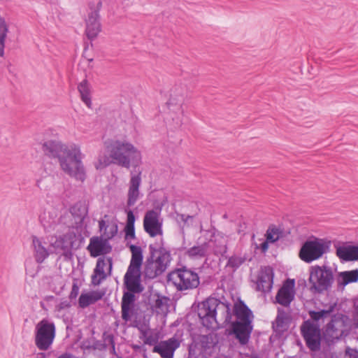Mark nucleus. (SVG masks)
Masks as SVG:
<instances>
[{
  "mask_svg": "<svg viewBox=\"0 0 358 358\" xmlns=\"http://www.w3.org/2000/svg\"><path fill=\"white\" fill-rule=\"evenodd\" d=\"M131 253V258L127 271L124 276V286L127 289L122 299V318L125 322L131 320V313L136 301L135 294L144 290L141 284V268L143 264V250L140 246L127 244Z\"/></svg>",
  "mask_w": 358,
  "mask_h": 358,
  "instance_id": "nucleus-1",
  "label": "nucleus"
},
{
  "mask_svg": "<svg viewBox=\"0 0 358 358\" xmlns=\"http://www.w3.org/2000/svg\"><path fill=\"white\" fill-rule=\"evenodd\" d=\"M42 148L46 155L58 159L60 168L65 173L81 182L85 180L86 172L82 162L83 156L79 146L50 140L45 142Z\"/></svg>",
  "mask_w": 358,
  "mask_h": 358,
  "instance_id": "nucleus-2",
  "label": "nucleus"
},
{
  "mask_svg": "<svg viewBox=\"0 0 358 358\" xmlns=\"http://www.w3.org/2000/svg\"><path fill=\"white\" fill-rule=\"evenodd\" d=\"M198 316L208 329L215 328L220 322L229 323L231 320L229 306L215 298H208L199 305Z\"/></svg>",
  "mask_w": 358,
  "mask_h": 358,
  "instance_id": "nucleus-3",
  "label": "nucleus"
},
{
  "mask_svg": "<svg viewBox=\"0 0 358 358\" xmlns=\"http://www.w3.org/2000/svg\"><path fill=\"white\" fill-rule=\"evenodd\" d=\"M108 148L113 163L120 166H137L141 161V152L127 141H113Z\"/></svg>",
  "mask_w": 358,
  "mask_h": 358,
  "instance_id": "nucleus-4",
  "label": "nucleus"
},
{
  "mask_svg": "<svg viewBox=\"0 0 358 358\" xmlns=\"http://www.w3.org/2000/svg\"><path fill=\"white\" fill-rule=\"evenodd\" d=\"M150 256L144 266L145 276L153 279L162 274L169 267L171 257L170 251L161 244H151L149 246Z\"/></svg>",
  "mask_w": 358,
  "mask_h": 358,
  "instance_id": "nucleus-5",
  "label": "nucleus"
},
{
  "mask_svg": "<svg viewBox=\"0 0 358 358\" xmlns=\"http://www.w3.org/2000/svg\"><path fill=\"white\" fill-rule=\"evenodd\" d=\"M336 304L331 305L327 309L320 311H310L309 315L314 321L324 320L331 317V320L327 323L324 331V335L328 340L333 341L334 340L340 338L345 329V318L343 314H336L332 315Z\"/></svg>",
  "mask_w": 358,
  "mask_h": 358,
  "instance_id": "nucleus-6",
  "label": "nucleus"
},
{
  "mask_svg": "<svg viewBox=\"0 0 358 358\" xmlns=\"http://www.w3.org/2000/svg\"><path fill=\"white\" fill-rule=\"evenodd\" d=\"M84 238L79 230L71 228L69 232L63 236L51 241L50 243V252L64 256L65 259H71L73 253L72 250L78 249Z\"/></svg>",
  "mask_w": 358,
  "mask_h": 358,
  "instance_id": "nucleus-7",
  "label": "nucleus"
},
{
  "mask_svg": "<svg viewBox=\"0 0 358 358\" xmlns=\"http://www.w3.org/2000/svg\"><path fill=\"white\" fill-rule=\"evenodd\" d=\"M334 275L331 267L313 266L310 268L308 278L309 289L313 294H322L331 289Z\"/></svg>",
  "mask_w": 358,
  "mask_h": 358,
  "instance_id": "nucleus-8",
  "label": "nucleus"
},
{
  "mask_svg": "<svg viewBox=\"0 0 358 358\" xmlns=\"http://www.w3.org/2000/svg\"><path fill=\"white\" fill-rule=\"evenodd\" d=\"M331 241L323 238H313L302 245L299 256L306 263L317 260L330 251Z\"/></svg>",
  "mask_w": 358,
  "mask_h": 358,
  "instance_id": "nucleus-9",
  "label": "nucleus"
},
{
  "mask_svg": "<svg viewBox=\"0 0 358 358\" xmlns=\"http://www.w3.org/2000/svg\"><path fill=\"white\" fill-rule=\"evenodd\" d=\"M167 278L178 291L196 288L200 283L197 273L185 267L171 272Z\"/></svg>",
  "mask_w": 358,
  "mask_h": 358,
  "instance_id": "nucleus-10",
  "label": "nucleus"
},
{
  "mask_svg": "<svg viewBox=\"0 0 358 358\" xmlns=\"http://www.w3.org/2000/svg\"><path fill=\"white\" fill-rule=\"evenodd\" d=\"M185 88L181 85L172 87L170 90L169 99L167 106L171 113L172 120L176 127L182 123L183 109L182 103L185 99Z\"/></svg>",
  "mask_w": 358,
  "mask_h": 358,
  "instance_id": "nucleus-11",
  "label": "nucleus"
},
{
  "mask_svg": "<svg viewBox=\"0 0 358 358\" xmlns=\"http://www.w3.org/2000/svg\"><path fill=\"white\" fill-rule=\"evenodd\" d=\"M55 337V326L53 322L43 319L36 326L35 344L41 350H47L52 345Z\"/></svg>",
  "mask_w": 358,
  "mask_h": 358,
  "instance_id": "nucleus-12",
  "label": "nucleus"
},
{
  "mask_svg": "<svg viewBox=\"0 0 358 358\" xmlns=\"http://www.w3.org/2000/svg\"><path fill=\"white\" fill-rule=\"evenodd\" d=\"M101 7V0H95L89 3V10L85 19V34L90 40L96 38L101 31L99 15Z\"/></svg>",
  "mask_w": 358,
  "mask_h": 358,
  "instance_id": "nucleus-13",
  "label": "nucleus"
},
{
  "mask_svg": "<svg viewBox=\"0 0 358 358\" xmlns=\"http://www.w3.org/2000/svg\"><path fill=\"white\" fill-rule=\"evenodd\" d=\"M301 331L310 350L317 351L320 348L321 334L317 325L310 320L305 321L301 327Z\"/></svg>",
  "mask_w": 358,
  "mask_h": 358,
  "instance_id": "nucleus-14",
  "label": "nucleus"
},
{
  "mask_svg": "<svg viewBox=\"0 0 358 358\" xmlns=\"http://www.w3.org/2000/svg\"><path fill=\"white\" fill-rule=\"evenodd\" d=\"M159 215L154 210L148 211L143 218V227L151 237L162 234V223L159 220Z\"/></svg>",
  "mask_w": 358,
  "mask_h": 358,
  "instance_id": "nucleus-15",
  "label": "nucleus"
},
{
  "mask_svg": "<svg viewBox=\"0 0 358 358\" xmlns=\"http://www.w3.org/2000/svg\"><path fill=\"white\" fill-rule=\"evenodd\" d=\"M180 345L179 340L172 337L158 343L154 346L152 352L158 353L162 358H173L174 352Z\"/></svg>",
  "mask_w": 358,
  "mask_h": 358,
  "instance_id": "nucleus-16",
  "label": "nucleus"
},
{
  "mask_svg": "<svg viewBox=\"0 0 358 358\" xmlns=\"http://www.w3.org/2000/svg\"><path fill=\"white\" fill-rule=\"evenodd\" d=\"M87 250L92 257H96L99 255L110 252L112 248L108 241L103 237L94 236L90 238Z\"/></svg>",
  "mask_w": 358,
  "mask_h": 358,
  "instance_id": "nucleus-17",
  "label": "nucleus"
},
{
  "mask_svg": "<svg viewBox=\"0 0 358 358\" xmlns=\"http://www.w3.org/2000/svg\"><path fill=\"white\" fill-rule=\"evenodd\" d=\"M88 213V206L85 201H78L71 208V214L75 220L74 224L69 225V228H75L76 231L81 229L84 220Z\"/></svg>",
  "mask_w": 358,
  "mask_h": 358,
  "instance_id": "nucleus-18",
  "label": "nucleus"
},
{
  "mask_svg": "<svg viewBox=\"0 0 358 358\" xmlns=\"http://www.w3.org/2000/svg\"><path fill=\"white\" fill-rule=\"evenodd\" d=\"M294 280H287L278 290L275 300L280 305L287 307L294 298Z\"/></svg>",
  "mask_w": 358,
  "mask_h": 358,
  "instance_id": "nucleus-19",
  "label": "nucleus"
},
{
  "mask_svg": "<svg viewBox=\"0 0 358 358\" xmlns=\"http://www.w3.org/2000/svg\"><path fill=\"white\" fill-rule=\"evenodd\" d=\"M141 172H131L129 187L127 192V207L133 206L139 198V187L141 183Z\"/></svg>",
  "mask_w": 358,
  "mask_h": 358,
  "instance_id": "nucleus-20",
  "label": "nucleus"
},
{
  "mask_svg": "<svg viewBox=\"0 0 358 358\" xmlns=\"http://www.w3.org/2000/svg\"><path fill=\"white\" fill-rule=\"evenodd\" d=\"M251 321L234 322L231 324L233 334L241 345L248 343L252 330Z\"/></svg>",
  "mask_w": 358,
  "mask_h": 358,
  "instance_id": "nucleus-21",
  "label": "nucleus"
},
{
  "mask_svg": "<svg viewBox=\"0 0 358 358\" xmlns=\"http://www.w3.org/2000/svg\"><path fill=\"white\" fill-rule=\"evenodd\" d=\"M273 270L271 266L262 268L258 275L257 289L262 292H270L273 286Z\"/></svg>",
  "mask_w": 358,
  "mask_h": 358,
  "instance_id": "nucleus-22",
  "label": "nucleus"
},
{
  "mask_svg": "<svg viewBox=\"0 0 358 358\" xmlns=\"http://www.w3.org/2000/svg\"><path fill=\"white\" fill-rule=\"evenodd\" d=\"M211 242H205L201 245L190 248L186 254L192 259H201L210 254Z\"/></svg>",
  "mask_w": 358,
  "mask_h": 358,
  "instance_id": "nucleus-23",
  "label": "nucleus"
},
{
  "mask_svg": "<svg viewBox=\"0 0 358 358\" xmlns=\"http://www.w3.org/2000/svg\"><path fill=\"white\" fill-rule=\"evenodd\" d=\"M234 312L238 321L246 322L248 321L252 322V313L248 307L244 303L243 301H240L238 303H235L234 306Z\"/></svg>",
  "mask_w": 358,
  "mask_h": 358,
  "instance_id": "nucleus-24",
  "label": "nucleus"
},
{
  "mask_svg": "<svg viewBox=\"0 0 358 358\" xmlns=\"http://www.w3.org/2000/svg\"><path fill=\"white\" fill-rule=\"evenodd\" d=\"M336 255L344 261L358 260V246L338 247Z\"/></svg>",
  "mask_w": 358,
  "mask_h": 358,
  "instance_id": "nucleus-25",
  "label": "nucleus"
},
{
  "mask_svg": "<svg viewBox=\"0 0 358 358\" xmlns=\"http://www.w3.org/2000/svg\"><path fill=\"white\" fill-rule=\"evenodd\" d=\"M34 249V257L38 263H42L50 255V252L45 247L42 241L36 238L33 237L32 241Z\"/></svg>",
  "mask_w": 358,
  "mask_h": 358,
  "instance_id": "nucleus-26",
  "label": "nucleus"
},
{
  "mask_svg": "<svg viewBox=\"0 0 358 358\" xmlns=\"http://www.w3.org/2000/svg\"><path fill=\"white\" fill-rule=\"evenodd\" d=\"M106 264L103 259H98L95 268L92 275V283L94 285H99L102 280H104L106 275L104 272V268Z\"/></svg>",
  "mask_w": 358,
  "mask_h": 358,
  "instance_id": "nucleus-27",
  "label": "nucleus"
},
{
  "mask_svg": "<svg viewBox=\"0 0 358 358\" xmlns=\"http://www.w3.org/2000/svg\"><path fill=\"white\" fill-rule=\"evenodd\" d=\"M78 90L80 98L85 104L89 108H92L91 90L90 85L87 80H83L78 85Z\"/></svg>",
  "mask_w": 358,
  "mask_h": 358,
  "instance_id": "nucleus-28",
  "label": "nucleus"
},
{
  "mask_svg": "<svg viewBox=\"0 0 358 358\" xmlns=\"http://www.w3.org/2000/svg\"><path fill=\"white\" fill-rule=\"evenodd\" d=\"M125 212L127 215V223L124 227L125 238L127 239H134L136 238L134 228L136 218L131 210H128L126 208Z\"/></svg>",
  "mask_w": 358,
  "mask_h": 358,
  "instance_id": "nucleus-29",
  "label": "nucleus"
},
{
  "mask_svg": "<svg viewBox=\"0 0 358 358\" xmlns=\"http://www.w3.org/2000/svg\"><path fill=\"white\" fill-rule=\"evenodd\" d=\"M99 229L103 231L101 237L108 241L109 239L113 238L117 233V225L112 224L106 225L104 220H101L99 222Z\"/></svg>",
  "mask_w": 358,
  "mask_h": 358,
  "instance_id": "nucleus-30",
  "label": "nucleus"
},
{
  "mask_svg": "<svg viewBox=\"0 0 358 358\" xmlns=\"http://www.w3.org/2000/svg\"><path fill=\"white\" fill-rule=\"evenodd\" d=\"M358 280V269L341 272L338 275V282L339 285H346Z\"/></svg>",
  "mask_w": 358,
  "mask_h": 358,
  "instance_id": "nucleus-31",
  "label": "nucleus"
},
{
  "mask_svg": "<svg viewBox=\"0 0 358 358\" xmlns=\"http://www.w3.org/2000/svg\"><path fill=\"white\" fill-rule=\"evenodd\" d=\"M8 32V26L3 17L0 15V57L4 55L5 41Z\"/></svg>",
  "mask_w": 358,
  "mask_h": 358,
  "instance_id": "nucleus-32",
  "label": "nucleus"
},
{
  "mask_svg": "<svg viewBox=\"0 0 358 358\" xmlns=\"http://www.w3.org/2000/svg\"><path fill=\"white\" fill-rule=\"evenodd\" d=\"M101 298V296L97 293L82 294L79 297V306L81 308H86Z\"/></svg>",
  "mask_w": 358,
  "mask_h": 358,
  "instance_id": "nucleus-33",
  "label": "nucleus"
},
{
  "mask_svg": "<svg viewBox=\"0 0 358 358\" xmlns=\"http://www.w3.org/2000/svg\"><path fill=\"white\" fill-rule=\"evenodd\" d=\"M282 236V231L278 227L271 225L265 234L266 238L268 241H270L271 243H273L279 240Z\"/></svg>",
  "mask_w": 358,
  "mask_h": 358,
  "instance_id": "nucleus-34",
  "label": "nucleus"
},
{
  "mask_svg": "<svg viewBox=\"0 0 358 358\" xmlns=\"http://www.w3.org/2000/svg\"><path fill=\"white\" fill-rule=\"evenodd\" d=\"M273 328L276 332H282L287 329L286 316L280 313V310H278L275 322H273Z\"/></svg>",
  "mask_w": 358,
  "mask_h": 358,
  "instance_id": "nucleus-35",
  "label": "nucleus"
},
{
  "mask_svg": "<svg viewBox=\"0 0 358 358\" xmlns=\"http://www.w3.org/2000/svg\"><path fill=\"white\" fill-rule=\"evenodd\" d=\"M168 301L169 299L166 297L157 296L153 303V308L157 313H164L168 309Z\"/></svg>",
  "mask_w": 358,
  "mask_h": 358,
  "instance_id": "nucleus-36",
  "label": "nucleus"
},
{
  "mask_svg": "<svg viewBox=\"0 0 358 358\" xmlns=\"http://www.w3.org/2000/svg\"><path fill=\"white\" fill-rule=\"evenodd\" d=\"M111 157L108 156L105 153H100L98 156L96 161L94 162V165L96 169H102L108 166L113 160H110Z\"/></svg>",
  "mask_w": 358,
  "mask_h": 358,
  "instance_id": "nucleus-37",
  "label": "nucleus"
},
{
  "mask_svg": "<svg viewBox=\"0 0 358 358\" xmlns=\"http://www.w3.org/2000/svg\"><path fill=\"white\" fill-rule=\"evenodd\" d=\"M140 338L143 340L145 344L149 345H155L158 341V338L151 331L147 330L141 331V336Z\"/></svg>",
  "mask_w": 358,
  "mask_h": 358,
  "instance_id": "nucleus-38",
  "label": "nucleus"
},
{
  "mask_svg": "<svg viewBox=\"0 0 358 358\" xmlns=\"http://www.w3.org/2000/svg\"><path fill=\"white\" fill-rule=\"evenodd\" d=\"M176 220L177 221L178 223L182 224V227L184 228L185 227H189L192 224L193 220V216L177 213L176 216Z\"/></svg>",
  "mask_w": 358,
  "mask_h": 358,
  "instance_id": "nucleus-39",
  "label": "nucleus"
},
{
  "mask_svg": "<svg viewBox=\"0 0 358 358\" xmlns=\"http://www.w3.org/2000/svg\"><path fill=\"white\" fill-rule=\"evenodd\" d=\"M244 261L245 259L242 257L232 256L229 259L227 266L234 269H236L244 262Z\"/></svg>",
  "mask_w": 358,
  "mask_h": 358,
  "instance_id": "nucleus-40",
  "label": "nucleus"
},
{
  "mask_svg": "<svg viewBox=\"0 0 358 358\" xmlns=\"http://www.w3.org/2000/svg\"><path fill=\"white\" fill-rule=\"evenodd\" d=\"M271 243L270 241H268V240L266 238L265 241H264L259 246H258L257 245H256V248H260L262 252L263 253H265L268 249V244Z\"/></svg>",
  "mask_w": 358,
  "mask_h": 358,
  "instance_id": "nucleus-41",
  "label": "nucleus"
},
{
  "mask_svg": "<svg viewBox=\"0 0 358 358\" xmlns=\"http://www.w3.org/2000/svg\"><path fill=\"white\" fill-rule=\"evenodd\" d=\"M79 292V287L76 284H73L72 286V289L70 294L71 298H76Z\"/></svg>",
  "mask_w": 358,
  "mask_h": 358,
  "instance_id": "nucleus-42",
  "label": "nucleus"
},
{
  "mask_svg": "<svg viewBox=\"0 0 358 358\" xmlns=\"http://www.w3.org/2000/svg\"><path fill=\"white\" fill-rule=\"evenodd\" d=\"M354 322L357 327H358V303L355 305V314H354Z\"/></svg>",
  "mask_w": 358,
  "mask_h": 358,
  "instance_id": "nucleus-43",
  "label": "nucleus"
},
{
  "mask_svg": "<svg viewBox=\"0 0 358 358\" xmlns=\"http://www.w3.org/2000/svg\"><path fill=\"white\" fill-rule=\"evenodd\" d=\"M70 307V303L69 301H62L59 304V308L61 310V309H65V308H67Z\"/></svg>",
  "mask_w": 358,
  "mask_h": 358,
  "instance_id": "nucleus-44",
  "label": "nucleus"
},
{
  "mask_svg": "<svg viewBox=\"0 0 358 358\" xmlns=\"http://www.w3.org/2000/svg\"><path fill=\"white\" fill-rule=\"evenodd\" d=\"M349 358H358V352L356 351H352V353L350 354Z\"/></svg>",
  "mask_w": 358,
  "mask_h": 358,
  "instance_id": "nucleus-45",
  "label": "nucleus"
},
{
  "mask_svg": "<svg viewBox=\"0 0 358 358\" xmlns=\"http://www.w3.org/2000/svg\"><path fill=\"white\" fill-rule=\"evenodd\" d=\"M44 218H43L42 220V223H43V225L44 227L45 228H48V227H51V224L50 223H48L47 222H44Z\"/></svg>",
  "mask_w": 358,
  "mask_h": 358,
  "instance_id": "nucleus-46",
  "label": "nucleus"
},
{
  "mask_svg": "<svg viewBox=\"0 0 358 358\" xmlns=\"http://www.w3.org/2000/svg\"><path fill=\"white\" fill-rule=\"evenodd\" d=\"M250 358H261V357L256 354H252L250 355Z\"/></svg>",
  "mask_w": 358,
  "mask_h": 358,
  "instance_id": "nucleus-47",
  "label": "nucleus"
},
{
  "mask_svg": "<svg viewBox=\"0 0 358 358\" xmlns=\"http://www.w3.org/2000/svg\"><path fill=\"white\" fill-rule=\"evenodd\" d=\"M192 353H193V351H192L191 347L189 348V357L192 355Z\"/></svg>",
  "mask_w": 358,
  "mask_h": 358,
  "instance_id": "nucleus-48",
  "label": "nucleus"
},
{
  "mask_svg": "<svg viewBox=\"0 0 358 358\" xmlns=\"http://www.w3.org/2000/svg\"><path fill=\"white\" fill-rule=\"evenodd\" d=\"M192 353H193V351H192L191 347L189 348V357L192 355Z\"/></svg>",
  "mask_w": 358,
  "mask_h": 358,
  "instance_id": "nucleus-49",
  "label": "nucleus"
},
{
  "mask_svg": "<svg viewBox=\"0 0 358 358\" xmlns=\"http://www.w3.org/2000/svg\"><path fill=\"white\" fill-rule=\"evenodd\" d=\"M108 262H109V264H110V268H111L112 267V262L110 259H108Z\"/></svg>",
  "mask_w": 358,
  "mask_h": 358,
  "instance_id": "nucleus-50",
  "label": "nucleus"
},
{
  "mask_svg": "<svg viewBox=\"0 0 358 358\" xmlns=\"http://www.w3.org/2000/svg\"><path fill=\"white\" fill-rule=\"evenodd\" d=\"M144 358H148L147 357H145Z\"/></svg>",
  "mask_w": 358,
  "mask_h": 358,
  "instance_id": "nucleus-51",
  "label": "nucleus"
}]
</instances>
